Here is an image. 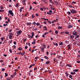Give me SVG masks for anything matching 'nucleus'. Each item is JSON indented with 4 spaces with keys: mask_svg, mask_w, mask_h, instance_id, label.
Returning <instances> with one entry per match:
<instances>
[{
    "mask_svg": "<svg viewBox=\"0 0 80 80\" xmlns=\"http://www.w3.org/2000/svg\"><path fill=\"white\" fill-rule=\"evenodd\" d=\"M8 13H9L10 15L12 16H14V14H13V12L11 10H10L8 12Z\"/></svg>",
    "mask_w": 80,
    "mask_h": 80,
    "instance_id": "nucleus-1",
    "label": "nucleus"
},
{
    "mask_svg": "<svg viewBox=\"0 0 80 80\" xmlns=\"http://www.w3.org/2000/svg\"><path fill=\"white\" fill-rule=\"evenodd\" d=\"M71 13H77V11L74 9H72L71 11Z\"/></svg>",
    "mask_w": 80,
    "mask_h": 80,
    "instance_id": "nucleus-2",
    "label": "nucleus"
},
{
    "mask_svg": "<svg viewBox=\"0 0 80 80\" xmlns=\"http://www.w3.org/2000/svg\"><path fill=\"white\" fill-rule=\"evenodd\" d=\"M16 33L17 34H18V35H20L21 34V33H22V31L19 30V31H17L16 32Z\"/></svg>",
    "mask_w": 80,
    "mask_h": 80,
    "instance_id": "nucleus-3",
    "label": "nucleus"
},
{
    "mask_svg": "<svg viewBox=\"0 0 80 80\" xmlns=\"http://www.w3.org/2000/svg\"><path fill=\"white\" fill-rule=\"evenodd\" d=\"M33 42H32V45L33 44V43H34V44H35V42H36V40H35V39H34Z\"/></svg>",
    "mask_w": 80,
    "mask_h": 80,
    "instance_id": "nucleus-4",
    "label": "nucleus"
},
{
    "mask_svg": "<svg viewBox=\"0 0 80 80\" xmlns=\"http://www.w3.org/2000/svg\"><path fill=\"white\" fill-rule=\"evenodd\" d=\"M32 25L31 22H27V25Z\"/></svg>",
    "mask_w": 80,
    "mask_h": 80,
    "instance_id": "nucleus-5",
    "label": "nucleus"
},
{
    "mask_svg": "<svg viewBox=\"0 0 80 80\" xmlns=\"http://www.w3.org/2000/svg\"><path fill=\"white\" fill-rule=\"evenodd\" d=\"M34 32H32V36H31V38H33V35H34Z\"/></svg>",
    "mask_w": 80,
    "mask_h": 80,
    "instance_id": "nucleus-6",
    "label": "nucleus"
},
{
    "mask_svg": "<svg viewBox=\"0 0 80 80\" xmlns=\"http://www.w3.org/2000/svg\"><path fill=\"white\" fill-rule=\"evenodd\" d=\"M70 38H74V37H75V36H70Z\"/></svg>",
    "mask_w": 80,
    "mask_h": 80,
    "instance_id": "nucleus-7",
    "label": "nucleus"
},
{
    "mask_svg": "<svg viewBox=\"0 0 80 80\" xmlns=\"http://www.w3.org/2000/svg\"><path fill=\"white\" fill-rule=\"evenodd\" d=\"M72 27H73V26H72V25H69L68 27V28H72Z\"/></svg>",
    "mask_w": 80,
    "mask_h": 80,
    "instance_id": "nucleus-8",
    "label": "nucleus"
},
{
    "mask_svg": "<svg viewBox=\"0 0 80 80\" xmlns=\"http://www.w3.org/2000/svg\"><path fill=\"white\" fill-rule=\"evenodd\" d=\"M42 46L43 47V48H46V45L44 44H42Z\"/></svg>",
    "mask_w": 80,
    "mask_h": 80,
    "instance_id": "nucleus-9",
    "label": "nucleus"
},
{
    "mask_svg": "<svg viewBox=\"0 0 80 80\" xmlns=\"http://www.w3.org/2000/svg\"><path fill=\"white\" fill-rule=\"evenodd\" d=\"M50 63V62L49 61H48L46 62L45 63V64L46 65H48Z\"/></svg>",
    "mask_w": 80,
    "mask_h": 80,
    "instance_id": "nucleus-10",
    "label": "nucleus"
},
{
    "mask_svg": "<svg viewBox=\"0 0 80 80\" xmlns=\"http://www.w3.org/2000/svg\"><path fill=\"white\" fill-rule=\"evenodd\" d=\"M73 72H78V69H75L73 70Z\"/></svg>",
    "mask_w": 80,
    "mask_h": 80,
    "instance_id": "nucleus-11",
    "label": "nucleus"
},
{
    "mask_svg": "<svg viewBox=\"0 0 80 80\" xmlns=\"http://www.w3.org/2000/svg\"><path fill=\"white\" fill-rule=\"evenodd\" d=\"M18 50H20V51H21V50H22V49H23V48H21V47H20L19 48H18Z\"/></svg>",
    "mask_w": 80,
    "mask_h": 80,
    "instance_id": "nucleus-12",
    "label": "nucleus"
},
{
    "mask_svg": "<svg viewBox=\"0 0 80 80\" xmlns=\"http://www.w3.org/2000/svg\"><path fill=\"white\" fill-rule=\"evenodd\" d=\"M9 39H10L11 40L12 39V36L11 35L9 36Z\"/></svg>",
    "mask_w": 80,
    "mask_h": 80,
    "instance_id": "nucleus-13",
    "label": "nucleus"
},
{
    "mask_svg": "<svg viewBox=\"0 0 80 80\" xmlns=\"http://www.w3.org/2000/svg\"><path fill=\"white\" fill-rule=\"evenodd\" d=\"M13 75H14V76H16V75H17V72H14L13 74Z\"/></svg>",
    "mask_w": 80,
    "mask_h": 80,
    "instance_id": "nucleus-14",
    "label": "nucleus"
},
{
    "mask_svg": "<svg viewBox=\"0 0 80 80\" xmlns=\"http://www.w3.org/2000/svg\"><path fill=\"white\" fill-rule=\"evenodd\" d=\"M54 3H55L57 4V5H58V2H57V1H54Z\"/></svg>",
    "mask_w": 80,
    "mask_h": 80,
    "instance_id": "nucleus-15",
    "label": "nucleus"
},
{
    "mask_svg": "<svg viewBox=\"0 0 80 80\" xmlns=\"http://www.w3.org/2000/svg\"><path fill=\"white\" fill-rule=\"evenodd\" d=\"M58 29H62V27H60V26H59L58 27Z\"/></svg>",
    "mask_w": 80,
    "mask_h": 80,
    "instance_id": "nucleus-16",
    "label": "nucleus"
},
{
    "mask_svg": "<svg viewBox=\"0 0 80 80\" xmlns=\"http://www.w3.org/2000/svg\"><path fill=\"white\" fill-rule=\"evenodd\" d=\"M65 33H66V34H67V35H68L69 34V32L66 31L65 32Z\"/></svg>",
    "mask_w": 80,
    "mask_h": 80,
    "instance_id": "nucleus-17",
    "label": "nucleus"
},
{
    "mask_svg": "<svg viewBox=\"0 0 80 80\" xmlns=\"http://www.w3.org/2000/svg\"><path fill=\"white\" fill-rule=\"evenodd\" d=\"M73 35H76V36H77V35H78V34H77V33H75V32H73Z\"/></svg>",
    "mask_w": 80,
    "mask_h": 80,
    "instance_id": "nucleus-18",
    "label": "nucleus"
},
{
    "mask_svg": "<svg viewBox=\"0 0 80 80\" xmlns=\"http://www.w3.org/2000/svg\"><path fill=\"white\" fill-rule=\"evenodd\" d=\"M79 38V35H77L76 36H75V39H76V38Z\"/></svg>",
    "mask_w": 80,
    "mask_h": 80,
    "instance_id": "nucleus-19",
    "label": "nucleus"
},
{
    "mask_svg": "<svg viewBox=\"0 0 80 80\" xmlns=\"http://www.w3.org/2000/svg\"><path fill=\"white\" fill-rule=\"evenodd\" d=\"M47 14H49V15H52V13L50 12H47Z\"/></svg>",
    "mask_w": 80,
    "mask_h": 80,
    "instance_id": "nucleus-20",
    "label": "nucleus"
},
{
    "mask_svg": "<svg viewBox=\"0 0 80 80\" xmlns=\"http://www.w3.org/2000/svg\"><path fill=\"white\" fill-rule=\"evenodd\" d=\"M58 32L57 30L55 31V33H56V34H58Z\"/></svg>",
    "mask_w": 80,
    "mask_h": 80,
    "instance_id": "nucleus-21",
    "label": "nucleus"
},
{
    "mask_svg": "<svg viewBox=\"0 0 80 80\" xmlns=\"http://www.w3.org/2000/svg\"><path fill=\"white\" fill-rule=\"evenodd\" d=\"M77 2L75 1H73L71 2L72 4H73V3H74V4H75Z\"/></svg>",
    "mask_w": 80,
    "mask_h": 80,
    "instance_id": "nucleus-22",
    "label": "nucleus"
},
{
    "mask_svg": "<svg viewBox=\"0 0 80 80\" xmlns=\"http://www.w3.org/2000/svg\"><path fill=\"white\" fill-rule=\"evenodd\" d=\"M36 25H37L38 26H39V25H40V23H39V22L37 23Z\"/></svg>",
    "mask_w": 80,
    "mask_h": 80,
    "instance_id": "nucleus-23",
    "label": "nucleus"
},
{
    "mask_svg": "<svg viewBox=\"0 0 80 80\" xmlns=\"http://www.w3.org/2000/svg\"><path fill=\"white\" fill-rule=\"evenodd\" d=\"M18 5H19V4H18V3H17V4L15 5L16 7H18Z\"/></svg>",
    "mask_w": 80,
    "mask_h": 80,
    "instance_id": "nucleus-24",
    "label": "nucleus"
},
{
    "mask_svg": "<svg viewBox=\"0 0 80 80\" xmlns=\"http://www.w3.org/2000/svg\"><path fill=\"white\" fill-rule=\"evenodd\" d=\"M9 34L10 35H11V36H12V35H13V33L12 32L9 33Z\"/></svg>",
    "mask_w": 80,
    "mask_h": 80,
    "instance_id": "nucleus-25",
    "label": "nucleus"
},
{
    "mask_svg": "<svg viewBox=\"0 0 80 80\" xmlns=\"http://www.w3.org/2000/svg\"><path fill=\"white\" fill-rule=\"evenodd\" d=\"M5 77H7V75H8V74L7 73H5Z\"/></svg>",
    "mask_w": 80,
    "mask_h": 80,
    "instance_id": "nucleus-26",
    "label": "nucleus"
},
{
    "mask_svg": "<svg viewBox=\"0 0 80 80\" xmlns=\"http://www.w3.org/2000/svg\"><path fill=\"white\" fill-rule=\"evenodd\" d=\"M65 74L66 75V77H68V74L67 73V72H65Z\"/></svg>",
    "mask_w": 80,
    "mask_h": 80,
    "instance_id": "nucleus-27",
    "label": "nucleus"
},
{
    "mask_svg": "<svg viewBox=\"0 0 80 80\" xmlns=\"http://www.w3.org/2000/svg\"><path fill=\"white\" fill-rule=\"evenodd\" d=\"M22 53V52H19L18 53H17V54L18 55H20Z\"/></svg>",
    "mask_w": 80,
    "mask_h": 80,
    "instance_id": "nucleus-28",
    "label": "nucleus"
},
{
    "mask_svg": "<svg viewBox=\"0 0 80 80\" xmlns=\"http://www.w3.org/2000/svg\"><path fill=\"white\" fill-rule=\"evenodd\" d=\"M65 43H69V42L68 41H65Z\"/></svg>",
    "mask_w": 80,
    "mask_h": 80,
    "instance_id": "nucleus-29",
    "label": "nucleus"
},
{
    "mask_svg": "<svg viewBox=\"0 0 80 80\" xmlns=\"http://www.w3.org/2000/svg\"><path fill=\"white\" fill-rule=\"evenodd\" d=\"M59 45H63V42H61L59 43Z\"/></svg>",
    "mask_w": 80,
    "mask_h": 80,
    "instance_id": "nucleus-30",
    "label": "nucleus"
},
{
    "mask_svg": "<svg viewBox=\"0 0 80 80\" xmlns=\"http://www.w3.org/2000/svg\"><path fill=\"white\" fill-rule=\"evenodd\" d=\"M4 38H5L4 37H3V38H1V39L2 40V41H3V39H4Z\"/></svg>",
    "mask_w": 80,
    "mask_h": 80,
    "instance_id": "nucleus-31",
    "label": "nucleus"
},
{
    "mask_svg": "<svg viewBox=\"0 0 80 80\" xmlns=\"http://www.w3.org/2000/svg\"><path fill=\"white\" fill-rule=\"evenodd\" d=\"M47 22H48V23H50V24H51V23H52L51 21H47Z\"/></svg>",
    "mask_w": 80,
    "mask_h": 80,
    "instance_id": "nucleus-32",
    "label": "nucleus"
},
{
    "mask_svg": "<svg viewBox=\"0 0 80 80\" xmlns=\"http://www.w3.org/2000/svg\"><path fill=\"white\" fill-rule=\"evenodd\" d=\"M4 10H0V12H4Z\"/></svg>",
    "mask_w": 80,
    "mask_h": 80,
    "instance_id": "nucleus-33",
    "label": "nucleus"
},
{
    "mask_svg": "<svg viewBox=\"0 0 80 80\" xmlns=\"http://www.w3.org/2000/svg\"><path fill=\"white\" fill-rule=\"evenodd\" d=\"M68 15H71V13H70V12L69 11L68 12Z\"/></svg>",
    "mask_w": 80,
    "mask_h": 80,
    "instance_id": "nucleus-34",
    "label": "nucleus"
},
{
    "mask_svg": "<svg viewBox=\"0 0 80 80\" xmlns=\"http://www.w3.org/2000/svg\"><path fill=\"white\" fill-rule=\"evenodd\" d=\"M13 43L14 45H17V42L15 41L13 42Z\"/></svg>",
    "mask_w": 80,
    "mask_h": 80,
    "instance_id": "nucleus-35",
    "label": "nucleus"
},
{
    "mask_svg": "<svg viewBox=\"0 0 80 80\" xmlns=\"http://www.w3.org/2000/svg\"><path fill=\"white\" fill-rule=\"evenodd\" d=\"M9 51L10 53H12V49H10L9 50Z\"/></svg>",
    "mask_w": 80,
    "mask_h": 80,
    "instance_id": "nucleus-36",
    "label": "nucleus"
},
{
    "mask_svg": "<svg viewBox=\"0 0 80 80\" xmlns=\"http://www.w3.org/2000/svg\"><path fill=\"white\" fill-rule=\"evenodd\" d=\"M48 32H46L44 34V35H47V34H48Z\"/></svg>",
    "mask_w": 80,
    "mask_h": 80,
    "instance_id": "nucleus-37",
    "label": "nucleus"
},
{
    "mask_svg": "<svg viewBox=\"0 0 80 80\" xmlns=\"http://www.w3.org/2000/svg\"><path fill=\"white\" fill-rule=\"evenodd\" d=\"M25 49H27L28 48V46H26L25 47Z\"/></svg>",
    "mask_w": 80,
    "mask_h": 80,
    "instance_id": "nucleus-38",
    "label": "nucleus"
},
{
    "mask_svg": "<svg viewBox=\"0 0 80 80\" xmlns=\"http://www.w3.org/2000/svg\"><path fill=\"white\" fill-rule=\"evenodd\" d=\"M72 77H73V76H72V75H69V78H71Z\"/></svg>",
    "mask_w": 80,
    "mask_h": 80,
    "instance_id": "nucleus-39",
    "label": "nucleus"
},
{
    "mask_svg": "<svg viewBox=\"0 0 80 80\" xmlns=\"http://www.w3.org/2000/svg\"><path fill=\"white\" fill-rule=\"evenodd\" d=\"M32 18H34L35 16H34V15L32 14Z\"/></svg>",
    "mask_w": 80,
    "mask_h": 80,
    "instance_id": "nucleus-40",
    "label": "nucleus"
},
{
    "mask_svg": "<svg viewBox=\"0 0 80 80\" xmlns=\"http://www.w3.org/2000/svg\"><path fill=\"white\" fill-rule=\"evenodd\" d=\"M44 58H46V59H48V57H47V56H44Z\"/></svg>",
    "mask_w": 80,
    "mask_h": 80,
    "instance_id": "nucleus-41",
    "label": "nucleus"
},
{
    "mask_svg": "<svg viewBox=\"0 0 80 80\" xmlns=\"http://www.w3.org/2000/svg\"><path fill=\"white\" fill-rule=\"evenodd\" d=\"M32 65H30L29 67V68H32Z\"/></svg>",
    "mask_w": 80,
    "mask_h": 80,
    "instance_id": "nucleus-42",
    "label": "nucleus"
},
{
    "mask_svg": "<svg viewBox=\"0 0 80 80\" xmlns=\"http://www.w3.org/2000/svg\"><path fill=\"white\" fill-rule=\"evenodd\" d=\"M32 6H30V10H32Z\"/></svg>",
    "mask_w": 80,
    "mask_h": 80,
    "instance_id": "nucleus-43",
    "label": "nucleus"
},
{
    "mask_svg": "<svg viewBox=\"0 0 80 80\" xmlns=\"http://www.w3.org/2000/svg\"><path fill=\"white\" fill-rule=\"evenodd\" d=\"M40 10H41L42 11H43V8H40Z\"/></svg>",
    "mask_w": 80,
    "mask_h": 80,
    "instance_id": "nucleus-44",
    "label": "nucleus"
},
{
    "mask_svg": "<svg viewBox=\"0 0 80 80\" xmlns=\"http://www.w3.org/2000/svg\"><path fill=\"white\" fill-rule=\"evenodd\" d=\"M23 41L25 43V41H27V39H23Z\"/></svg>",
    "mask_w": 80,
    "mask_h": 80,
    "instance_id": "nucleus-45",
    "label": "nucleus"
},
{
    "mask_svg": "<svg viewBox=\"0 0 80 80\" xmlns=\"http://www.w3.org/2000/svg\"><path fill=\"white\" fill-rule=\"evenodd\" d=\"M11 78H13V77H14V76H13V75H11Z\"/></svg>",
    "mask_w": 80,
    "mask_h": 80,
    "instance_id": "nucleus-46",
    "label": "nucleus"
},
{
    "mask_svg": "<svg viewBox=\"0 0 80 80\" xmlns=\"http://www.w3.org/2000/svg\"><path fill=\"white\" fill-rule=\"evenodd\" d=\"M5 69L4 68H3L2 69V71H5Z\"/></svg>",
    "mask_w": 80,
    "mask_h": 80,
    "instance_id": "nucleus-47",
    "label": "nucleus"
},
{
    "mask_svg": "<svg viewBox=\"0 0 80 80\" xmlns=\"http://www.w3.org/2000/svg\"><path fill=\"white\" fill-rule=\"evenodd\" d=\"M1 9H3V7L2 6L1 7Z\"/></svg>",
    "mask_w": 80,
    "mask_h": 80,
    "instance_id": "nucleus-48",
    "label": "nucleus"
},
{
    "mask_svg": "<svg viewBox=\"0 0 80 80\" xmlns=\"http://www.w3.org/2000/svg\"><path fill=\"white\" fill-rule=\"evenodd\" d=\"M68 67H72V65H70V64H69L68 65Z\"/></svg>",
    "mask_w": 80,
    "mask_h": 80,
    "instance_id": "nucleus-49",
    "label": "nucleus"
},
{
    "mask_svg": "<svg viewBox=\"0 0 80 80\" xmlns=\"http://www.w3.org/2000/svg\"><path fill=\"white\" fill-rule=\"evenodd\" d=\"M68 6L70 8H72V6L71 5H68Z\"/></svg>",
    "mask_w": 80,
    "mask_h": 80,
    "instance_id": "nucleus-50",
    "label": "nucleus"
},
{
    "mask_svg": "<svg viewBox=\"0 0 80 80\" xmlns=\"http://www.w3.org/2000/svg\"><path fill=\"white\" fill-rule=\"evenodd\" d=\"M41 50L42 51L44 50V48H42Z\"/></svg>",
    "mask_w": 80,
    "mask_h": 80,
    "instance_id": "nucleus-51",
    "label": "nucleus"
},
{
    "mask_svg": "<svg viewBox=\"0 0 80 80\" xmlns=\"http://www.w3.org/2000/svg\"><path fill=\"white\" fill-rule=\"evenodd\" d=\"M3 56H4V57H7V54H3Z\"/></svg>",
    "mask_w": 80,
    "mask_h": 80,
    "instance_id": "nucleus-52",
    "label": "nucleus"
},
{
    "mask_svg": "<svg viewBox=\"0 0 80 80\" xmlns=\"http://www.w3.org/2000/svg\"><path fill=\"white\" fill-rule=\"evenodd\" d=\"M9 7H12V5H9Z\"/></svg>",
    "mask_w": 80,
    "mask_h": 80,
    "instance_id": "nucleus-53",
    "label": "nucleus"
},
{
    "mask_svg": "<svg viewBox=\"0 0 80 80\" xmlns=\"http://www.w3.org/2000/svg\"><path fill=\"white\" fill-rule=\"evenodd\" d=\"M78 58H79V59H80V54H79V55H78Z\"/></svg>",
    "mask_w": 80,
    "mask_h": 80,
    "instance_id": "nucleus-54",
    "label": "nucleus"
},
{
    "mask_svg": "<svg viewBox=\"0 0 80 80\" xmlns=\"http://www.w3.org/2000/svg\"><path fill=\"white\" fill-rule=\"evenodd\" d=\"M53 60L54 61V62H56L57 61V60H56V59L54 58L53 59Z\"/></svg>",
    "mask_w": 80,
    "mask_h": 80,
    "instance_id": "nucleus-55",
    "label": "nucleus"
},
{
    "mask_svg": "<svg viewBox=\"0 0 80 80\" xmlns=\"http://www.w3.org/2000/svg\"><path fill=\"white\" fill-rule=\"evenodd\" d=\"M43 23H45V24H47V22H46V21H44Z\"/></svg>",
    "mask_w": 80,
    "mask_h": 80,
    "instance_id": "nucleus-56",
    "label": "nucleus"
},
{
    "mask_svg": "<svg viewBox=\"0 0 80 80\" xmlns=\"http://www.w3.org/2000/svg\"><path fill=\"white\" fill-rule=\"evenodd\" d=\"M28 45L29 46V47L30 46V43L29 42H28Z\"/></svg>",
    "mask_w": 80,
    "mask_h": 80,
    "instance_id": "nucleus-57",
    "label": "nucleus"
},
{
    "mask_svg": "<svg viewBox=\"0 0 80 80\" xmlns=\"http://www.w3.org/2000/svg\"><path fill=\"white\" fill-rule=\"evenodd\" d=\"M69 49H71V48L70 47H68V50H69Z\"/></svg>",
    "mask_w": 80,
    "mask_h": 80,
    "instance_id": "nucleus-58",
    "label": "nucleus"
},
{
    "mask_svg": "<svg viewBox=\"0 0 80 80\" xmlns=\"http://www.w3.org/2000/svg\"><path fill=\"white\" fill-rule=\"evenodd\" d=\"M37 70V68H34V70Z\"/></svg>",
    "mask_w": 80,
    "mask_h": 80,
    "instance_id": "nucleus-59",
    "label": "nucleus"
},
{
    "mask_svg": "<svg viewBox=\"0 0 80 80\" xmlns=\"http://www.w3.org/2000/svg\"><path fill=\"white\" fill-rule=\"evenodd\" d=\"M28 38H30L31 37V36L30 35H28Z\"/></svg>",
    "mask_w": 80,
    "mask_h": 80,
    "instance_id": "nucleus-60",
    "label": "nucleus"
},
{
    "mask_svg": "<svg viewBox=\"0 0 80 80\" xmlns=\"http://www.w3.org/2000/svg\"><path fill=\"white\" fill-rule=\"evenodd\" d=\"M17 59H18V58H15V60H17Z\"/></svg>",
    "mask_w": 80,
    "mask_h": 80,
    "instance_id": "nucleus-61",
    "label": "nucleus"
},
{
    "mask_svg": "<svg viewBox=\"0 0 80 80\" xmlns=\"http://www.w3.org/2000/svg\"><path fill=\"white\" fill-rule=\"evenodd\" d=\"M27 15H28V12L27 13V14L25 15V17H27Z\"/></svg>",
    "mask_w": 80,
    "mask_h": 80,
    "instance_id": "nucleus-62",
    "label": "nucleus"
},
{
    "mask_svg": "<svg viewBox=\"0 0 80 80\" xmlns=\"http://www.w3.org/2000/svg\"><path fill=\"white\" fill-rule=\"evenodd\" d=\"M36 15L37 17H38V14H36Z\"/></svg>",
    "mask_w": 80,
    "mask_h": 80,
    "instance_id": "nucleus-63",
    "label": "nucleus"
},
{
    "mask_svg": "<svg viewBox=\"0 0 80 80\" xmlns=\"http://www.w3.org/2000/svg\"><path fill=\"white\" fill-rule=\"evenodd\" d=\"M33 3L34 4H37V3L36 2H33Z\"/></svg>",
    "mask_w": 80,
    "mask_h": 80,
    "instance_id": "nucleus-64",
    "label": "nucleus"
}]
</instances>
